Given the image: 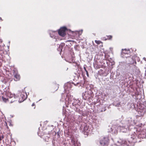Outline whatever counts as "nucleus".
Here are the masks:
<instances>
[{"label":"nucleus","mask_w":146,"mask_h":146,"mask_svg":"<svg viewBox=\"0 0 146 146\" xmlns=\"http://www.w3.org/2000/svg\"><path fill=\"white\" fill-rule=\"evenodd\" d=\"M136 121H135L132 118H128L125 121H122L121 124L119 126L118 125H114L112 127H110L109 129L110 130L109 131L111 132L113 134H116L117 133V130H119L120 131L126 133L128 130L131 129L130 127L136 124Z\"/></svg>","instance_id":"obj_1"},{"label":"nucleus","mask_w":146,"mask_h":146,"mask_svg":"<svg viewBox=\"0 0 146 146\" xmlns=\"http://www.w3.org/2000/svg\"><path fill=\"white\" fill-rule=\"evenodd\" d=\"M60 100L64 101V100L68 102V103L72 104L73 106H75L76 108V110L77 109H78V107L80 106V101L78 99H74L73 96H72L70 94H68L66 95V97L63 94L62 96V99Z\"/></svg>","instance_id":"obj_2"},{"label":"nucleus","mask_w":146,"mask_h":146,"mask_svg":"<svg viewBox=\"0 0 146 146\" xmlns=\"http://www.w3.org/2000/svg\"><path fill=\"white\" fill-rule=\"evenodd\" d=\"M137 106L138 116L140 117L143 116L146 112V102H145L143 103H137Z\"/></svg>","instance_id":"obj_3"},{"label":"nucleus","mask_w":146,"mask_h":146,"mask_svg":"<svg viewBox=\"0 0 146 146\" xmlns=\"http://www.w3.org/2000/svg\"><path fill=\"white\" fill-rule=\"evenodd\" d=\"M4 91L5 92V94L6 96L10 98L13 97V98L15 99L18 97L17 96L15 95L14 94H12L11 92H9V87H7L5 88ZM15 101V100H14L13 101H11V103Z\"/></svg>","instance_id":"obj_4"},{"label":"nucleus","mask_w":146,"mask_h":146,"mask_svg":"<svg viewBox=\"0 0 146 146\" xmlns=\"http://www.w3.org/2000/svg\"><path fill=\"white\" fill-rule=\"evenodd\" d=\"M71 88L72 85L71 83H67L66 84H65L64 87V90L65 92V93L64 94L62 93V96L63 94V96H64V95L66 98V95L67 94H70L69 93L70 90Z\"/></svg>","instance_id":"obj_5"},{"label":"nucleus","mask_w":146,"mask_h":146,"mask_svg":"<svg viewBox=\"0 0 146 146\" xmlns=\"http://www.w3.org/2000/svg\"><path fill=\"white\" fill-rule=\"evenodd\" d=\"M92 92L91 90H89L83 93L82 96L83 99L86 100L90 99L92 96Z\"/></svg>","instance_id":"obj_6"},{"label":"nucleus","mask_w":146,"mask_h":146,"mask_svg":"<svg viewBox=\"0 0 146 146\" xmlns=\"http://www.w3.org/2000/svg\"><path fill=\"white\" fill-rule=\"evenodd\" d=\"M92 126L90 125L86 124L84 126L83 129V131L84 132V134L85 135H87L88 134L91 132L92 129Z\"/></svg>","instance_id":"obj_7"},{"label":"nucleus","mask_w":146,"mask_h":146,"mask_svg":"<svg viewBox=\"0 0 146 146\" xmlns=\"http://www.w3.org/2000/svg\"><path fill=\"white\" fill-rule=\"evenodd\" d=\"M108 141V138L103 137L101 138L99 142L102 146H107Z\"/></svg>","instance_id":"obj_8"},{"label":"nucleus","mask_w":146,"mask_h":146,"mask_svg":"<svg viewBox=\"0 0 146 146\" xmlns=\"http://www.w3.org/2000/svg\"><path fill=\"white\" fill-rule=\"evenodd\" d=\"M13 74L14 77V80L18 81L20 79V77L19 74H18L17 71L16 69H14L13 71Z\"/></svg>","instance_id":"obj_9"},{"label":"nucleus","mask_w":146,"mask_h":146,"mask_svg":"<svg viewBox=\"0 0 146 146\" xmlns=\"http://www.w3.org/2000/svg\"><path fill=\"white\" fill-rule=\"evenodd\" d=\"M67 30V28L65 27H61L58 31L59 35L62 36L64 37L66 35L65 31Z\"/></svg>","instance_id":"obj_10"},{"label":"nucleus","mask_w":146,"mask_h":146,"mask_svg":"<svg viewBox=\"0 0 146 146\" xmlns=\"http://www.w3.org/2000/svg\"><path fill=\"white\" fill-rule=\"evenodd\" d=\"M136 134L134 133V134L131 135L129 138V142L131 143H135L137 141L136 138Z\"/></svg>","instance_id":"obj_11"},{"label":"nucleus","mask_w":146,"mask_h":146,"mask_svg":"<svg viewBox=\"0 0 146 146\" xmlns=\"http://www.w3.org/2000/svg\"><path fill=\"white\" fill-rule=\"evenodd\" d=\"M71 142L73 144L72 146H80V144L78 141V140L76 137H72Z\"/></svg>","instance_id":"obj_12"},{"label":"nucleus","mask_w":146,"mask_h":146,"mask_svg":"<svg viewBox=\"0 0 146 146\" xmlns=\"http://www.w3.org/2000/svg\"><path fill=\"white\" fill-rule=\"evenodd\" d=\"M108 55L105 54V58L106 60L107 59L110 62L109 67L110 68H112V66L115 64V62L113 60H112L110 58H108Z\"/></svg>","instance_id":"obj_13"},{"label":"nucleus","mask_w":146,"mask_h":146,"mask_svg":"<svg viewBox=\"0 0 146 146\" xmlns=\"http://www.w3.org/2000/svg\"><path fill=\"white\" fill-rule=\"evenodd\" d=\"M122 51L121 52V56H126L127 54V55H129V54L130 53V51L129 49L127 50L126 49H122Z\"/></svg>","instance_id":"obj_14"},{"label":"nucleus","mask_w":146,"mask_h":146,"mask_svg":"<svg viewBox=\"0 0 146 146\" xmlns=\"http://www.w3.org/2000/svg\"><path fill=\"white\" fill-rule=\"evenodd\" d=\"M20 97L22 98L21 102H23L27 98V95L26 93H25L24 92H22L20 95Z\"/></svg>","instance_id":"obj_15"},{"label":"nucleus","mask_w":146,"mask_h":146,"mask_svg":"<svg viewBox=\"0 0 146 146\" xmlns=\"http://www.w3.org/2000/svg\"><path fill=\"white\" fill-rule=\"evenodd\" d=\"M126 61L128 64H133L134 63V62H135L134 59L130 57L127 58Z\"/></svg>","instance_id":"obj_16"},{"label":"nucleus","mask_w":146,"mask_h":146,"mask_svg":"<svg viewBox=\"0 0 146 146\" xmlns=\"http://www.w3.org/2000/svg\"><path fill=\"white\" fill-rule=\"evenodd\" d=\"M57 33L55 31H50V36L53 38H54L56 39V35H57Z\"/></svg>","instance_id":"obj_17"},{"label":"nucleus","mask_w":146,"mask_h":146,"mask_svg":"<svg viewBox=\"0 0 146 146\" xmlns=\"http://www.w3.org/2000/svg\"><path fill=\"white\" fill-rule=\"evenodd\" d=\"M93 66L96 69L99 68L101 67V65H100V63L96 61H95L94 62Z\"/></svg>","instance_id":"obj_18"},{"label":"nucleus","mask_w":146,"mask_h":146,"mask_svg":"<svg viewBox=\"0 0 146 146\" xmlns=\"http://www.w3.org/2000/svg\"><path fill=\"white\" fill-rule=\"evenodd\" d=\"M138 137L139 138H146V133H144L143 132H141L140 133Z\"/></svg>","instance_id":"obj_19"},{"label":"nucleus","mask_w":146,"mask_h":146,"mask_svg":"<svg viewBox=\"0 0 146 146\" xmlns=\"http://www.w3.org/2000/svg\"><path fill=\"white\" fill-rule=\"evenodd\" d=\"M136 66L132 64H130V66L129 67V72H133L135 69L136 68Z\"/></svg>","instance_id":"obj_20"},{"label":"nucleus","mask_w":146,"mask_h":146,"mask_svg":"<svg viewBox=\"0 0 146 146\" xmlns=\"http://www.w3.org/2000/svg\"><path fill=\"white\" fill-rule=\"evenodd\" d=\"M76 111L78 112L80 114H81L83 116H85L86 115V113L85 111H83L81 110L80 109H77L76 110Z\"/></svg>","instance_id":"obj_21"},{"label":"nucleus","mask_w":146,"mask_h":146,"mask_svg":"<svg viewBox=\"0 0 146 146\" xmlns=\"http://www.w3.org/2000/svg\"><path fill=\"white\" fill-rule=\"evenodd\" d=\"M64 44L62 43L59 45V48L57 49V50L60 51L61 52L62 51L63 47L64 46Z\"/></svg>","instance_id":"obj_22"},{"label":"nucleus","mask_w":146,"mask_h":146,"mask_svg":"<svg viewBox=\"0 0 146 146\" xmlns=\"http://www.w3.org/2000/svg\"><path fill=\"white\" fill-rule=\"evenodd\" d=\"M113 105L116 107H119L121 105V102H119L116 103V102H114L113 103Z\"/></svg>","instance_id":"obj_23"},{"label":"nucleus","mask_w":146,"mask_h":146,"mask_svg":"<svg viewBox=\"0 0 146 146\" xmlns=\"http://www.w3.org/2000/svg\"><path fill=\"white\" fill-rule=\"evenodd\" d=\"M44 140L45 141L48 142L50 141L51 139L49 137L46 136L45 137Z\"/></svg>","instance_id":"obj_24"},{"label":"nucleus","mask_w":146,"mask_h":146,"mask_svg":"<svg viewBox=\"0 0 146 146\" xmlns=\"http://www.w3.org/2000/svg\"><path fill=\"white\" fill-rule=\"evenodd\" d=\"M86 65H84V70L86 72V74L87 76H89V74L87 70H86Z\"/></svg>","instance_id":"obj_25"},{"label":"nucleus","mask_w":146,"mask_h":146,"mask_svg":"<svg viewBox=\"0 0 146 146\" xmlns=\"http://www.w3.org/2000/svg\"><path fill=\"white\" fill-rule=\"evenodd\" d=\"M2 99L3 101L5 102H6L9 101L8 98H6L3 96L2 97Z\"/></svg>","instance_id":"obj_26"},{"label":"nucleus","mask_w":146,"mask_h":146,"mask_svg":"<svg viewBox=\"0 0 146 146\" xmlns=\"http://www.w3.org/2000/svg\"><path fill=\"white\" fill-rule=\"evenodd\" d=\"M106 110V107H104L102 108V109L100 111L102 112L103 111H105Z\"/></svg>","instance_id":"obj_27"},{"label":"nucleus","mask_w":146,"mask_h":146,"mask_svg":"<svg viewBox=\"0 0 146 146\" xmlns=\"http://www.w3.org/2000/svg\"><path fill=\"white\" fill-rule=\"evenodd\" d=\"M126 54V56H122V57H124V58L125 57V58H129V57H130V53L129 54V55L128 54L127 55V54Z\"/></svg>","instance_id":"obj_28"},{"label":"nucleus","mask_w":146,"mask_h":146,"mask_svg":"<svg viewBox=\"0 0 146 146\" xmlns=\"http://www.w3.org/2000/svg\"><path fill=\"white\" fill-rule=\"evenodd\" d=\"M95 42H96V43L98 44H100V43H101V42L100 41H99V40H96L95 41Z\"/></svg>","instance_id":"obj_29"},{"label":"nucleus","mask_w":146,"mask_h":146,"mask_svg":"<svg viewBox=\"0 0 146 146\" xmlns=\"http://www.w3.org/2000/svg\"><path fill=\"white\" fill-rule=\"evenodd\" d=\"M107 36L108 37L107 38L108 39H110L112 37V36H111V35H109V36Z\"/></svg>","instance_id":"obj_30"},{"label":"nucleus","mask_w":146,"mask_h":146,"mask_svg":"<svg viewBox=\"0 0 146 146\" xmlns=\"http://www.w3.org/2000/svg\"><path fill=\"white\" fill-rule=\"evenodd\" d=\"M3 135H2L1 136H0V138L1 139V140H2V139L3 138Z\"/></svg>","instance_id":"obj_31"},{"label":"nucleus","mask_w":146,"mask_h":146,"mask_svg":"<svg viewBox=\"0 0 146 146\" xmlns=\"http://www.w3.org/2000/svg\"><path fill=\"white\" fill-rule=\"evenodd\" d=\"M38 135L39 136H42V135H40V132H38Z\"/></svg>","instance_id":"obj_32"},{"label":"nucleus","mask_w":146,"mask_h":146,"mask_svg":"<svg viewBox=\"0 0 146 146\" xmlns=\"http://www.w3.org/2000/svg\"><path fill=\"white\" fill-rule=\"evenodd\" d=\"M99 124H97V125H96V127H98L99 126Z\"/></svg>","instance_id":"obj_33"},{"label":"nucleus","mask_w":146,"mask_h":146,"mask_svg":"<svg viewBox=\"0 0 146 146\" xmlns=\"http://www.w3.org/2000/svg\"><path fill=\"white\" fill-rule=\"evenodd\" d=\"M2 42V40H1V39H0V42Z\"/></svg>","instance_id":"obj_34"},{"label":"nucleus","mask_w":146,"mask_h":146,"mask_svg":"<svg viewBox=\"0 0 146 146\" xmlns=\"http://www.w3.org/2000/svg\"><path fill=\"white\" fill-rule=\"evenodd\" d=\"M143 59L145 60H146V58H145V57H144L143 58Z\"/></svg>","instance_id":"obj_35"},{"label":"nucleus","mask_w":146,"mask_h":146,"mask_svg":"<svg viewBox=\"0 0 146 146\" xmlns=\"http://www.w3.org/2000/svg\"><path fill=\"white\" fill-rule=\"evenodd\" d=\"M141 124H139V127H141Z\"/></svg>","instance_id":"obj_36"},{"label":"nucleus","mask_w":146,"mask_h":146,"mask_svg":"<svg viewBox=\"0 0 146 146\" xmlns=\"http://www.w3.org/2000/svg\"><path fill=\"white\" fill-rule=\"evenodd\" d=\"M35 105V104L34 103H33L32 105V106H34V105Z\"/></svg>","instance_id":"obj_37"},{"label":"nucleus","mask_w":146,"mask_h":146,"mask_svg":"<svg viewBox=\"0 0 146 146\" xmlns=\"http://www.w3.org/2000/svg\"><path fill=\"white\" fill-rule=\"evenodd\" d=\"M78 33V34L79 35H80L81 34V33Z\"/></svg>","instance_id":"obj_38"},{"label":"nucleus","mask_w":146,"mask_h":146,"mask_svg":"<svg viewBox=\"0 0 146 146\" xmlns=\"http://www.w3.org/2000/svg\"><path fill=\"white\" fill-rule=\"evenodd\" d=\"M141 93H140V92H139L138 93V95H139Z\"/></svg>","instance_id":"obj_39"},{"label":"nucleus","mask_w":146,"mask_h":146,"mask_svg":"<svg viewBox=\"0 0 146 146\" xmlns=\"http://www.w3.org/2000/svg\"><path fill=\"white\" fill-rule=\"evenodd\" d=\"M120 141H118V143H119L120 142Z\"/></svg>","instance_id":"obj_40"},{"label":"nucleus","mask_w":146,"mask_h":146,"mask_svg":"<svg viewBox=\"0 0 146 146\" xmlns=\"http://www.w3.org/2000/svg\"><path fill=\"white\" fill-rule=\"evenodd\" d=\"M123 143H121V145L122 144H123Z\"/></svg>","instance_id":"obj_41"},{"label":"nucleus","mask_w":146,"mask_h":146,"mask_svg":"<svg viewBox=\"0 0 146 146\" xmlns=\"http://www.w3.org/2000/svg\"><path fill=\"white\" fill-rule=\"evenodd\" d=\"M130 74V75H132V74H131H131Z\"/></svg>","instance_id":"obj_42"}]
</instances>
